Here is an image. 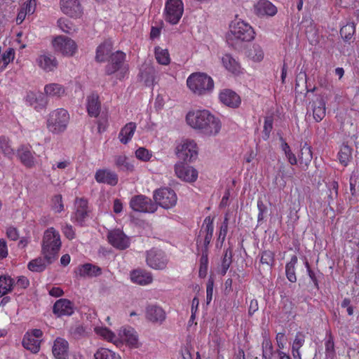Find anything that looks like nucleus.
I'll list each match as a JSON object with an SVG mask.
<instances>
[{
    "instance_id": "4c0bfd02",
    "label": "nucleus",
    "mask_w": 359,
    "mask_h": 359,
    "mask_svg": "<svg viewBox=\"0 0 359 359\" xmlns=\"http://www.w3.org/2000/svg\"><path fill=\"white\" fill-rule=\"evenodd\" d=\"M298 258L296 255L292 256L289 262L285 265V275L287 280L291 283L297 281V276L295 273V267L297 264Z\"/></svg>"
},
{
    "instance_id": "423d86ee",
    "label": "nucleus",
    "mask_w": 359,
    "mask_h": 359,
    "mask_svg": "<svg viewBox=\"0 0 359 359\" xmlns=\"http://www.w3.org/2000/svg\"><path fill=\"white\" fill-rule=\"evenodd\" d=\"M126 54L121 51H116L111 55L110 62L106 66V74L111 75L116 74V79H123L128 72V65L124 63Z\"/></svg>"
},
{
    "instance_id": "338daca9",
    "label": "nucleus",
    "mask_w": 359,
    "mask_h": 359,
    "mask_svg": "<svg viewBox=\"0 0 359 359\" xmlns=\"http://www.w3.org/2000/svg\"><path fill=\"white\" fill-rule=\"evenodd\" d=\"M213 287L214 280L212 278H210L206 284V301L208 304H210L212 299Z\"/></svg>"
},
{
    "instance_id": "0eeeda50",
    "label": "nucleus",
    "mask_w": 359,
    "mask_h": 359,
    "mask_svg": "<svg viewBox=\"0 0 359 359\" xmlns=\"http://www.w3.org/2000/svg\"><path fill=\"white\" fill-rule=\"evenodd\" d=\"M198 152L197 144L193 140H183L176 147V155L184 161H194L198 157Z\"/></svg>"
},
{
    "instance_id": "c85d7f7f",
    "label": "nucleus",
    "mask_w": 359,
    "mask_h": 359,
    "mask_svg": "<svg viewBox=\"0 0 359 359\" xmlns=\"http://www.w3.org/2000/svg\"><path fill=\"white\" fill-rule=\"evenodd\" d=\"M17 154L21 162L27 167H32L34 164V157L31 151L30 147L21 146L17 151Z\"/></svg>"
},
{
    "instance_id": "5fc2aeb1",
    "label": "nucleus",
    "mask_w": 359,
    "mask_h": 359,
    "mask_svg": "<svg viewBox=\"0 0 359 359\" xmlns=\"http://www.w3.org/2000/svg\"><path fill=\"white\" fill-rule=\"evenodd\" d=\"M355 31V24L353 22H350L341 28L340 34L346 41H348L353 36Z\"/></svg>"
},
{
    "instance_id": "f257e3e1",
    "label": "nucleus",
    "mask_w": 359,
    "mask_h": 359,
    "mask_svg": "<svg viewBox=\"0 0 359 359\" xmlns=\"http://www.w3.org/2000/svg\"><path fill=\"white\" fill-rule=\"evenodd\" d=\"M186 122L191 128L205 137L216 136L222 128L219 118L207 109L189 111L186 115Z\"/></svg>"
},
{
    "instance_id": "0e129e2a",
    "label": "nucleus",
    "mask_w": 359,
    "mask_h": 359,
    "mask_svg": "<svg viewBox=\"0 0 359 359\" xmlns=\"http://www.w3.org/2000/svg\"><path fill=\"white\" fill-rule=\"evenodd\" d=\"M36 6L35 0H29L23 4L20 9L24 10L25 13L29 15L35 12Z\"/></svg>"
},
{
    "instance_id": "5701e85b",
    "label": "nucleus",
    "mask_w": 359,
    "mask_h": 359,
    "mask_svg": "<svg viewBox=\"0 0 359 359\" xmlns=\"http://www.w3.org/2000/svg\"><path fill=\"white\" fill-rule=\"evenodd\" d=\"M254 8L259 16H273L277 13L276 7L268 0H259L255 4Z\"/></svg>"
},
{
    "instance_id": "6e6d98bb",
    "label": "nucleus",
    "mask_w": 359,
    "mask_h": 359,
    "mask_svg": "<svg viewBox=\"0 0 359 359\" xmlns=\"http://www.w3.org/2000/svg\"><path fill=\"white\" fill-rule=\"evenodd\" d=\"M232 262V250L229 248L225 250L222 262V273L224 275Z\"/></svg>"
},
{
    "instance_id": "7c9ffc66",
    "label": "nucleus",
    "mask_w": 359,
    "mask_h": 359,
    "mask_svg": "<svg viewBox=\"0 0 359 359\" xmlns=\"http://www.w3.org/2000/svg\"><path fill=\"white\" fill-rule=\"evenodd\" d=\"M136 124L130 122L126 124L121 130L118 134V139L122 144H128L133 137L136 130Z\"/></svg>"
},
{
    "instance_id": "37998d69",
    "label": "nucleus",
    "mask_w": 359,
    "mask_h": 359,
    "mask_svg": "<svg viewBox=\"0 0 359 359\" xmlns=\"http://www.w3.org/2000/svg\"><path fill=\"white\" fill-rule=\"evenodd\" d=\"M95 359H121V355L109 348H100L94 354Z\"/></svg>"
},
{
    "instance_id": "e433bc0d",
    "label": "nucleus",
    "mask_w": 359,
    "mask_h": 359,
    "mask_svg": "<svg viewBox=\"0 0 359 359\" xmlns=\"http://www.w3.org/2000/svg\"><path fill=\"white\" fill-rule=\"evenodd\" d=\"M48 264H49L48 263L45 257L43 258L37 257L36 259L31 260L28 263L27 268L29 271L32 272L41 273L46 269V266Z\"/></svg>"
},
{
    "instance_id": "72a5a7b5",
    "label": "nucleus",
    "mask_w": 359,
    "mask_h": 359,
    "mask_svg": "<svg viewBox=\"0 0 359 359\" xmlns=\"http://www.w3.org/2000/svg\"><path fill=\"white\" fill-rule=\"evenodd\" d=\"M140 78L146 86H149L153 85L155 79L154 68L148 65L142 66L140 73Z\"/></svg>"
},
{
    "instance_id": "cd10ccee",
    "label": "nucleus",
    "mask_w": 359,
    "mask_h": 359,
    "mask_svg": "<svg viewBox=\"0 0 359 359\" xmlns=\"http://www.w3.org/2000/svg\"><path fill=\"white\" fill-rule=\"evenodd\" d=\"M66 93L65 88L57 83H51L44 86V94L49 97L60 98Z\"/></svg>"
},
{
    "instance_id": "680f3d73",
    "label": "nucleus",
    "mask_w": 359,
    "mask_h": 359,
    "mask_svg": "<svg viewBox=\"0 0 359 359\" xmlns=\"http://www.w3.org/2000/svg\"><path fill=\"white\" fill-rule=\"evenodd\" d=\"M306 334L303 332H297L292 341V348H301L305 343Z\"/></svg>"
},
{
    "instance_id": "aec40b11",
    "label": "nucleus",
    "mask_w": 359,
    "mask_h": 359,
    "mask_svg": "<svg viewBox=\"0 0 359 359\" xmlns=\"http://www.w3.org/2000/svg\"><path fill=\"white\" fill-rule=\"evenodd\" d=\"M53 311L58 317L71 316L74 313V304L67 299H60L54 304Z\"/></svg>"
},
{
    "instance_id": "2f4dec72",
    "label": "nucleus",
    "mask_w": 359,
    "mask_h": 359,
    "mask_svg": "<svg viewBox=\"0 0 359 359\" xmlns=\"http://www.w3.org/2000/svg\"><path fill=\"white\" fill-rule=\"evenodd\" d=\"M112 50V45L109 41H105L96 49L95 60L97 62H102L107 60Z\"/></svg>"
},
{
    "instance_id": "13d9d810",
    "label": "nucleus",
    "mask_w": 359,
    "mask_h": 359,
    "mask_svg": "<svg viewBox=\"0 0 359 359\" xmlns=\"http://www.w3.org/2000/svg\"><path fill=\"white\" fill-rule=\"evenodd\" d=\"M57 26L65 33L70 34L75 31L73 25L66 18H60L57 20Z\"/></svg>"
},
{
    "instance_id": "052dcab7",
    "label": "nucleus",
    "mask_w": 359,
    "mask_h": 359,
    "mask_svg": "<svg viewBox=\"0 0 359 359\" xmlns=\"http://www.w3.org/2000/svg\"><path fill=\"white\" fill-rule=\"evenodd\" d=\"M51 207L56 212H60L64 210V205L61 195H55L53 197Z\"/></svg>"
},
{
    "instance_id": "603ef678",
    "label": "nucleus",
    "mask_w": 359,
    "mask_h": 359,
    "mask_svg": "<svg viewBox=\"0 0 359 359\" xmlns=\"http://www.w3.org/2000/svg\"><path fill=\"white\" fill-rule=\"evenodd\" d=\"M281 149L284 152L288 162L292 165H296L297 163V159L295 154L292 151L287 142H285L283 139H281Z\"/></svg>"
},
{
    "instance_id": "a18cd8bd",
    "label": "nucleus",
    "mask_w": 359,
    "mask_h": 359,
    "mask_svg": "<svg viewBox=\"0 0 359 359\" xmlns=\"http://www.w3.org/2000/svg\"><path fill=\"white\" fill-rule=\"evenodd\" d=\"M79 273L83 276H97L102 273V270L99 266L91 264H85L80 267Z\"/></svg>"
},
{
    "instance_id": "b1692460",
    "label": "nucleus",
    "mask_w": 359,
    "mask_h": 359,
    "mask_svg": "<svg viewBox=\"0 0 359 359\" xmlns=\"http://www.w3.org/2000/svg\"><path fill=\"white\" fill-rule=\"evenodd\" d=\"M214 226H202L196 243L197 245L203 244V249L208 251V245L212 238Z\"/></svg>"
},
{
    "instance_id": "f03ea898",
    "label": "nucleus",
    "mask_w": 359,
    "mask_h": 359,
    "mask_svg": "<svg viewBox=\"0 0 359 359\" xmlns=\"http://www.w3.org/2000/svg\"><path fill=\"white\" fill-rule=\"evenodd\" d=\"M255 37L252 27L245 21L236 18L229 25L226 38L227 43L236 48L242 42L250 41Z\"/></svg>"
},
{
    "instance_id": "20e7f679",
    "label": "nucleus",
    "mask_w": 359,
    "mask_h": 359,
    "mask_svg": "<svg viewBox=\"0 0 359 359\" xmlns=\"http://www.w3.org/2000/svg\"><path fill=\"white\" fill-rule=\"evenodd\" d=\"M189 89L195 95H204L210 93L214 88L212 79L205 73L195 72L187 79Z\"/></svg>"
},
{
    "instance_id": "de8ad7c7",
    "label": "nucleus",
    "mask_w": 359,
    "mask_h": 359,
    "mask_svg": "<svg viewBox=\"0 0 359 359\" xmlns=\"http://www.w3.org/2000/svg\"><path fill=\"white\" fill-rule=\"evenodd\" d=\"M15 50L12 48H8L3 53L0 58V70H4L8 65L13 62L15 58Z\"/></svg>"
},
{
    "instance_id": "1a4fd4ad",
    "label": "nucleus",
    "mask_w": 359,
    "mask_h": 359,
    "mask_svg": "<svg viewBox=\"0 0 359 359\" xmlns=\"http://www.w3.org/2000/svg\"><path fill=\"white\" fill-rule=\"evenodd\" d=\"M43 332L40 329H33L27 331L22 339V346L32 353H37L41 348Z\"/></svg>"
},
{
    "instance_id": "473e14b6",
    "label": "nucleus",
    "mask_w": 359,
    "mask_h": 359,
    "mask_svg": "<svg viewBox=\"0 0 359 359\" xmlns=\"http://www.w3.org/2000/svg\"><path fill=\"white\" fill-rule=\"evenodd\" d=\"M87 110L90 116L97 117L100 111V103L98 95L91 94L87 97Z\"/></svg>"
},
{
    "instance_id": "dca6fc26",
    "label": "nucleus",
    "mask_w": 359,
    "mask_h": 359,
    "mask_svg": "<svg viewBox=\"0 0 359 359\" xmlns=\"http://www.w3.org/2000/svg\"><path fill=\"white\" fill-rule=\"evenodd\" d=\"M107 238L109 243L117 249L124 250L129 247V238L120 229L109 231Z\"/></svg>"
},
{
    "instance_id": "bb28decb",
    "label": "nucleus",
    "mask_w": 359,
    "mask_h": 359,
    "mask_svg": "<svg viewBox=\"0 0 359 359\" xmlns=\"http://www.w3.org/2000/svg\"><path fill=\"white\" fill-rule=\"evenodd\" d=\"M147 318L154 323H162L165 319L164 310L156 305H149L146 310Z\"/></svg>"
},
{
    "instance_id": "bf43d9fd",
    "label": "nucleus",
    "mask_w": 359,
    "mask_h": 359,
    "mask_svg": "<svg viewBox=\"0 0 359 359\" xmlns=\"http://www.w3.org/2000/svg\"><path fill=\"white\" fill-rule=\"evenodd\" d=\"M135 156L142 161H149L152 157V152L144 147H140L135 151Z\"/></svg>"
},
{
    "instance_id": "a211bd4d",
    "label": "nucleus",
    "mask_w": 359,
    "mask_h": 359,
    "mask_svg": "<svg viewBox=\"0 0 359 359\" xmlns=\"http://www.w3.org/2000/svg\"><path fill=\"white\" fill-rule=\"evenodd\" d=\"M95 179L98 183H104L110 186L117 184L118 177L115 172L109 169H99L95 174Z\"/></svg>"
},
{
    "instance_id": "6ab92c4d",
    "label": "nucleus",
    "mask_w": 359,
    "mask_h": 359,
    "mask_svg": "<svg viewBox=\"0 0 359 359\" xmlns=\"http://www.w3.org/2000/svg\"><path fill=\"white\" fill-rule=\"evenodd\" d=\"M220 102L231 108H236L241 104L240 96L234 91L230 89H224L221 90L219 95Z\"/></svg>"
},
{
    "instance_id": "9b49d317",
    "label": "nucleus",
    "mask_w": 359,
    "mask_h": 359,
    "mask_svg": "<svg viewBox=\"0 0 359 359\" xmlns=\"http://www.w3.org/2000/svg\"><path fill=\"white\" fill-rule=\"evenodd\" d=\"M154 198L156 204L165 209L174 207L177 201L175 192L170 188H161L154 191Z\"/></svg>"
},
{
    "instance_id": "4468645a",
    "label": "nucleus",
    "mask_w": 359,
    "mask_h": 359,
    "mask_svg": "<svg viewBox=\"0 0 359 359\" xmlns=\"http://www.w3.org/2000/svg\"><path fill=\"white\" fill-rule=\"evenodd\" d=\"M36 65L45 72H54L58 65V62L54 55L48 52L39 53L35 60Z\"/></svg>"
},
{
    "instance_id": "a878e982",
    "label": "nucleus",
    "mask_w": 359,
    "mask_h": 359,
    "mask_svg": "<svg viewBox=\"0 0 359 359\" xmlns=\"http://www.w3.org/2000/svg\"><path fill=\"white\" fill-rule=\"evenodd\" d=\"M114 165L120 171L133 172L135 170L133 161L124 154L116 155L114 158Z\"/></svg>"
},
{
    "instance_id": "f704fd0d",
    "label": "nucleus",
    "mask_w": 359,
    "mask_h": 359,
    "mask_svg": "<svg viewBox=\"0 0 359 359\" xmlns=\"http://www.w3.org/2000/svg\"><path fill=\"white\" fill-rule=\"evenodd\" d=\"M121 337L126 343L132 347H135L137 344V336L135 330L130 327H124L121 330Z\"/></svg>"
},
{
    "instance_id": "c756f323",
    "label": "nucleus",
    "mask_w": 359,
    "mask_h": 359,
    "mask_svg": "<svg viewBox=\"0 0 359 359\" xmlns=\"http://www.w3.org/2000/svg\"><path fill=\"white\" fill-rule=\"evenodd\" d=\"M222 62L225 69L232 74H238L241 72L240 63L230 54L223 55Z\"/></svg>"
},
{
    "instance_id": "ea45409f",
    "label": "nucleus",
    "mask_w": 359,
    "mask_h": 359,
    "mask_svg": "<svg viewBox=\"0 0 359 359\" xmlns=\"http://www.w3.org/2000/svg\"><path fill=\"white\" fill-rule=\"evenodd\" d=\"M15 281L9 276H0V297H3L11 292L13 290Z\"/></svg>"
},
{
    "instance_id": "ddd939ff",
    "label": "nucleus",
    "mask_w": 359,
    "mask_h": 359,
    "mask_svg": "<svg viewBox=\"0 0 359 359\" xmlns=\"http://www.w3.org/2000/svg\"><path fill=\"white\" fill-rule=\"evenodd\" d=\"M130 205L133 210L137 212H154L157 210V205L142 195L132 198Z\"/></svg>"
},
{
    "instance_id": "6e6552de",
    "label": "nucleus",
    "mask_w": 359,
    "mask_h": 359,
    "mask_svg": "<svg viewBox=\"0 0 359 359\" xmlns=\"http://www.w3.org/2000/svg\"><path fill=\"white\" fill-rule=\"evenodd\" d=\"M184 13V4L182 0H168L165 5L163 15L165 20L176 25L180 20Z\"/></svg>"
},
{
    "instance_id": "8fccbe9b",
    "label": "nucleus",
    "mask_w": 359,
    "mask_h": 359,
    "mask_svg": "<svg viewBox=\"0 0 359 359\" xmlns=\"http://www.w3.org/2000/svg\"><path fill=\"white\" fill-rule=\"evenodd\" d=\"M208 269V251L202 250V255L200 259L199 276L205 278Z\"/></svg>"
},
{
    "instance_id": "2eb2a0df",
    "label": "nucleus",
    "mask_w": 359,
    "mask_h": 359,
    "mask_svg": "<svg viewBox=\"0 0 359 359\" xmlns=\"http://www.w3.org/2000/svg\"><path fill=\"white\" fill-rule=\"evenodd\" d=\"M177 177L188 182H195L198 178V171L193 167L178 163L175 166Z\"/></svg>"
},
{
    "instance_id": "7ed1b4c3",
    "label": "nucleus",
    "mask_w": 359,
    "mask_h": 359,
    "mask_svg": "<svg viewBox=\"0 0 359 359\" xmlns=\"http://www.w3.org/2000/svg\"><path fill=\"white\" fill-rule=\"evenodd\" d=\"M61 248L60 236L53 227L48 229L43 236L42 253L48 264L53 263L57 257Z\"/></svg>"
},
{
    "instance_id": "e2e57ef3",
    "label": "nucleus",
    "mask_w": 359,
    "mask_h": 359,
    "mask_svg": "<svg viewBox=\"0 0 359 359\" xmlns=\"http://www.w3.org/2000/svg\"><path fill=\"white\" fill-rule=\"evenodd\" d=\"M39 98L42 99L41 95L38 96L36 93L32 91H29L27 93V95L25 97V100L26 103L30 106H34L36 108V104L39 102Z\"/></svg>"
},
{
    "instance_id": "412c9836",
    "label": "nucleus",
    "mask_w": 359,
    "mask_h": 359,
    "mask_svg": "<svg viewBox=\"0 0 359 359\" xmlns=\"http://www.w3.org/2000/svg\"><path fill=\"white\" fill-rule=\"evenodd\" d=\"M52 352L55 359H68L69 344L65 339L57 337L53 343Z\"/></svg>"
},
{
    "instance_id": "f8f14e48",
    "label": "nucleus",
    "mask_w": 359,
    "mask_h": 359,
    "mask_svg": "<svg viewBox=\"0 0 359 359\" xmlns=\"http://www.w3.org/2000/svg\"><path fill=\"white\" fill-rule=\"evenodd\" d=\"M146 262L154 269L163 270L167 266L168 259L163 250L152 248L147 252Z\"/></svg>"
},
{
    "instance_id": "4d7b16f0",
    "label": "nucleus",
    "mask_w": 359,
    "mask_h": 359,
    "mask_svg": "<svg viewBox=\"0 0 359 359\" xmlns=\"http://www.w3.org/2000/svg\"><path fill=\"white\" fill-rule=\"evenodd\" d=\"M275 262V254L270 250H264L261 254L260 262L268 266L273 265Z\"/></svg>"
},
{
    "instance_id": "58836bf2",
    "label": "nucleus",
    "mask_w": 359,
    "mask_h": 359,
    "mask_svg": "<svg viewBox=\"0 0 359 359\" xmlns=\"http://www.w3.org/2000/svg\"><path fill=\"white\" fill-rule=\"evenodd\" d=\"M155 59L157 62L162 65H168L170 62V54L168 49L156 46L154 48Z\"/></svg>"
},
{
    "instance_id": "864d4df0",
    "label": "nucleus",
    "mask_w": 359,
    "mask_h": 359,
    "mask_svg": "<svg viewBox=\"0 0 359 359\" xmlns=\"http://www.w3.org/2000/svg\"><path fill=\"white\" fill-rule=\"evenodd\" d=\"M325 348L327 357L333 358L335 355L334 337L330 332L327 333V339L325 342Z\"/></svg>"
},
{
    "instance_id": "4be33fe9",
    "label": "nucleus",
    "mask_w": 359,
    "mask_h": 359,
    "mask_svg": "<svg viewBox=\"0 0 359 359\" xmlns=\"http://www.w3.org/2000/svg\"><path fill=\"white\" fill-rule=\"evenodd\" d=\"M75 210L72 218L74 222H81L84 220L88 213V201L83 198H76L74 203Z\"/></svg>"
},
{
    "instance_id": "a19ab883",
    "label": "nucleus",
    "mask_w": 359,
    "mask_h": 359,
    "mask_svg": "<svg viewBox=\"0 0 359 359\" xmlns=\"http://www.w3.org/2000/svg\"><path fill=\"white\" fill-rule=\"evenodd\" d=\"M262 359H272L274 350L272 341L266 334L263 337L262 343Z\"/></svg>"
},
{
    "instance_id": "c9c22d12",
    "label": "nucleus",
    "mask_w": 359,
    "mask_h": 359,
    "mask_svg": "<svg viewBox=\"0 0 359 359\" xmlns=\"http://www.w3.org/2000/svg\"><path fill=\"white\" fill-rule=\"evenodd\" d=\"M325 102L322 98L317 99L313 104V115L317 122H320L325 116Z\"/></svg>"
},
{
    "instance_id": "09e8293b",
    "label": "nucleus",
    "mask_w": 359,
    "mask_h": 359,
    "mask_svg": "<svg viewBox=\"0 0 359 359\" xmlns=\"http://www.w3.org/2000/svg\"><path fill=\"white\" fill-rule=\"evenodd\" d=\"M96 334L109 342L116 343V337L114 332L107 327H97L95 328Z\"/></svg>"
},
{
    "instance_id": "39448f33",
    "label": "nucleus",
    "mask_w": 359,
    "mask_h": 359,
    "mask_svg": "<svg viewBox=\"0 0 359 359\" xmlns=\"http://www.w3.org/2000/svg\"><path fill=\"white\" fill-rule=\"evenodd\" d=\"M69 122V114L63 108H58L49 113L46 120L48 130L53 134L64 133Z\"/></svg>"
},
{
    "instance_id": "f3484780",
    "label": "nucleus",
    "mask_w": 359,
    "mask_h": 359,
    "mask_svg": "<svg viewBox=\"0 0 359 359\" xmlns=\"http://www.w3.org/2000/svg\"><path fill=\"white\" fill-rule=\"evenodd\" d=\"M60 8L63 13L71 18H79L82 14L81 4L78 0H60Z\"/></svg>"
},
{
    "instance_id": "79ce46f5",
    "label": "nucleus",
    "mask_w": 359,
    "mask_h": 359,
    "mask_svg": "<svg viewBox=\"0 0 359 359\" xmlns=\"http://www.w3.org/2000/svg\"><path fill=\"white\" fill-rule=\"evenodd\" d=\"M247 57L254 62H260L264 58V51L258 44H253L246 52Z\"/></svg>"
},
{
    "instance_id": "393cba45",
    "label": "nucleus",
    "mask_w": 359,
    "mask_h": 359,
    "mask_svg": "<svg viewBox=\"0 0 359 359\" xmlns=\"http://www.w3.org/2000/svg\"><path fill=\"white\" fill-rule=\"evenodd\" d=\"M130 280L134 283L146 285L152 283L153 277L150 272L142 269H136L131 271Z\"/></svg>"
},
{
    "instance_id": "69168bd1",
    "label": "nucleus",
    "mask_w": 359,
    "mask_h": 359,
    "mask_svg": "<svg viewBox=\"0 0 359 359\" xmlns=\"http://www.w3.org/2000/svg\"><path fill=\"white\" fill-rule=\"evenodd\" d=\"M276 341L278 346L277 350L283 351L285 348L287 342V338L285 332H283L277 333L276 336Z\"/></svg>"
},
{
    "instance_id": "49530a36",
    "label": "nucleus",
    "mask_w": 359,
    "mask_h": 359,
    "mask_svg": "<svg viewBox=\"0 0 359 359\" xmlns=\"http://www.w3.org/2000/svg\"><path fill=\"white\" fill-rule=\"evenodd\" d=\"M311 148L306 143H305L301 148L300 154L299 155V160L300 164H304L308 166L312 159Z\"/></svg>"
},
{
    "instance_id": "774afa93",
    "label": "nucleus",
    "mask_w": 359,
    "mask_h": 359,
    "mask_svg": "<svg viewBox=\"0 0 359 359\" xmlns=\"http://www.w3.org/2000/svg\"><path fill=\"white\" fill-rule=\"evenodd\" d=\"M304 264H305V267L306 268L308 276H309V278L312 280L314 286L317 289H318V287H319L318 280V279L316 278V273H315V272L313 270H311L310 264H309V262L306 259L304 262Z\"/></svg>"
},
{
    "instance_id": "9d476101",
    "label": "nucleus",
    "mask_w": 359,
    "mask_h": 359,
    "mask_svg": "<svg viewBox=\"0 0 359 359\" xmlns=\"http://www.w3.org/2000/svg\"><path fill=\"white\" fill-rule=\"evenodd\" d=\"M55 51L65 56H72L77 50V45L72 39L65 36H57L52 41Z\"/></svg>"
},
{
    "instance_id": "3c124183",
    "label": "nucleus",
    "mask_w": 359,
    "mask_h": 359,
    "mask_svg": "<svg viewBox=\"0 0 359 359\" xmlns=\"http://www.w3.org/2000/svg\"><path fill=\"white\" fill-rule=\"evenodd\" d=\"M0 148L5 156L11 158L14 155V150L11 147V142L5 136L0 137Z\"/></svg>"
},
{
    "instance_id": "c03bdc74",
    "label": "nucleus",
    "mask_w": 359,
    "mask_h": 359,
    "mask_svg": "<svg viewBox=\"0 0 359 359\" xmlns=\"http://www.w3.org/2000/svg\"><path fill=\"white\" fill-rule=\"evenodd\" d=\"M352 158V149L351 148L346 145L344 144L341 147L339 151L338 152V159L339 163L344 165L346 166Z\"/></svg>"
}]
</instances>
